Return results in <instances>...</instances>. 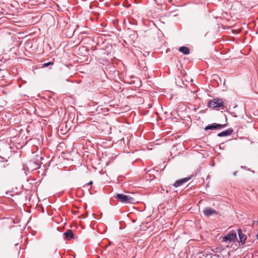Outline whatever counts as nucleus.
Segmentation results:
<instances>
[{"mask_svg": "<svg viewBox=\"0 0 258 258\" xmlns=\"http://www.w3.org/2000/svg\"><path fill=\"white\" fill-rule=\"evenodd\" d=\"M190 179V177L188 178H183V179L178 180L175 181V182L174 183L173 186H174L176 187H177L182 184L185 183L187 181H188Z\"/></svg>", "mask_w": 258, "mask_h": 258, "instance_id": "obj_8", "label": "nucleus"}, {"mask_svg": "<svg viewBox=\"0 0 258 258\" xmlns=\"http://www.w3.org/2000/svg\"><path fill=\"white\" fill-rule=\"evenodd\" d=\"M226 126V124H217L213 123L206 126L205 128V130H220Z\"/></svg>", "mask_w": 258, "mask_h": 258, "instance_id": "obj_5", "label": "nucleus"}, {"mask_svg": "<svg viewBox=\"0 0 258 258\" xmlns=\"http://www.w3.org/2000/svg\"><path fill=\"white\" fill-rule=\"evenodd\" d=\"M204 214L206 216H210L212 215L217 214L216 211L212 209H207L204 210Z\"/></svg>", "mask_w": 258, "mask_h": 258, "instance_id": "obj_10", "label": "nucleus"}, {"mask_svg": "<svg viewBox=\"0 0 258 258\" xmlns=\"http://www.w3.org/2000/svg\"><path fill=\"white\" fill-rule=\"evenodd\" d=\"M12 170L11 167L7 165L6 166H4L0 169V175L3 178H9L11 174Z\"/></svg>", "mask_w": 258, "mask_h": 258, "instance_id": "obj_2", "label": "nucleus"}, {"mask_svg": "<svg viewBox=\"0 0 258 258\" xmlns=\"http://www.w3.org/2000/svg\"><path fill=\"white\" fill-rule=\"evenodd\" d=\"M52 64H53V62H47V63H43L42 66H43V67H47L49 66V65H51Z\"/></svg>", "mask_w": 258, "mask_h": 258, "instance_id": "obj_12", "label": "nucleus"}, {"mask_svg": "<svg viewBox=\"0 0 258 258\" xmlns=\"http://www.w3.org/2000/svg\"><path fill=\"white\" fill-rule=\"evenodd\" d=\"M255 237L257 239H258V233H257V234L255 235Z\"/></svg>", "mask_w": 258, "mask_h": 258, "instance_id": "obj_14", "label": "nucleus"}, {"mask_svg": "<svg viewBox=\"0 0 258 258\" xmlns=\"http://www.w3.org/2000/svg\"><path fill=\"white\" fill-rule=\"evenodd\" d=\"M224 105L223 101L219 99H215L208 102V106L210 108L220 107Z\"/></svg>", "mask_w": 258, "mask_h": 258, "instance_id": "obj_4", "label": "nucleus"}, {"mask_svg": "<svg viewBox=\"0 0 258 258\" xmlns=\"http://www.w3.org/2000/svg\"><path fill=\"white\" fill-rule=\"evenodd\" d=\"M179 51L184 54H188L189 53V49L187 47L181 46L179 47Z\"/></svg>", "mask_w": 258, "mask_h": 258, "instance_id": "obj_11", "label": "nucleus"}, {"mask_svg": "<svg viewBox=\"0 0 258 258\" xmlns=\"http://www.w3.org/2000/svg\"><path fill=\"white\" fill-rule=\"evenodd\" d=\"M231 1L232 0H227V1H226L227 4H229V3L231 2Z\"/></svg>", "mask_w": 258, "mask_h": 258, "instance_id": "obj_13", "label": "nucleus"}, {"mask_svg": "<svg viewBox=\"0 0 258 258\" xmlns=\"http://www.w3.org/2000/svg\"><path fill=\"white\" fill-rule=\"evenodd\" d=\"M236 172L234 173V175H236Z\"/></svg>", "mask_w": 258, "mask_h": 258, "instance_id": "obj_16", "label": "nucleus"}, {"mask_svg": "<svg viewBox=\"0 0 258 258\" xmlns=\"http://www.w3.org/2000/svg\"><path fill=\"white\" fill-rule=\"evenodd\" d=\"M237 238L236 233L232 232L222 237V241L230 243L232 241H234Z\"/></svg>", "mask_w": 258, "mask_h": 258, "instance_id": "obj_3", "label": "nucleus"}, {"mask_svg": "<svg viewBox=\"0 0 258 258\" xmlns=\"http://www.w3.org/2000/svg\"><path fill=\"white\" fill-rule=\"evenodd\" d=\"M238 234L239 237L240 241L241 244H244L246 239V236L245 234L242 233L241 229H238L237 230Z\"/></svg>", "mask_w": 258, "mask_h": 258, "instance_id": "obj_6", "label": "nucleus"}, {"mask_svg": "<svg viewBox=\"0 0 258 258\" xmlns=\"http://www.w3.org/2000/svg\"><path fill=\"white\" fill-rule=\"evenodd\" d=\"M115 198L118 201L124 204H134L136 202V199L131 197L130 195H125L123 194H117L115 196Z\"/></svg>", "mask_w": 258, "mask_h": 258, "instance_id": "obj_1", "label": "nucleus"}, {"mask_svg": "<svg viewBox=\"0 0 258 258\" xmlns=\"http://www.w3.org/2000/svg\"><path fill=\"white\" fill-rule=\"evenodd\" d=\"M64 236L67 240H70L74 238V234L72 230H68L64 233Z\"/></svg>", "mask_w": 258, "mask_h": 258, "instance_id": "obj_7", "label": "nucleus"}, {"mask_svg": "<svg viewBox=\"0 0 258 258\" xmlns=\"http://www.w3.org/2000/svg\"><path fill=\"white\" fill-rule=\"evenodd\" d=\"M233 131L232 128H229L219 133L218 134V136L219 137L228 136L230 135L233 133Z\"/></svg>", "mask_w": 258, "mask_h": 258, "instance_id": "obj_9", "label": "nucleus"}, {"mask_svg": "<svg viewBox=\"0 0 258 258\" xmlns=\"http://www.w3.org/2000/svg\"><path fill=\"white\" fill-rule=\"evenodd\" d=\"M92 183V181H90L89 183H88L87 184L88 185H90Z\"/></svg>", "mask_w": 258, "mask_h": 258, "instance_id": "obj_15", "label": "nucleus"}]
</instances>
